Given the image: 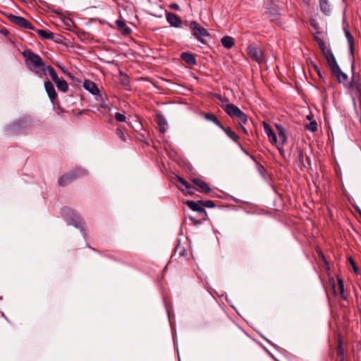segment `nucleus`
Segmentation results:
<instances>
[{"label":"nucleus","instance_id":"1","mask_svg":"<svg viewBox=\"0 0 361 361\" xmlns=\"http://www.w3.org/2000/svg\"><path fill=\"white\" fill-rule=\"evenodd\" d=\"M22 55L25 59V63L27 68L37 75L42 74L47 66L42 58L30 49H25Z\"/></svg>","mask_w":361,"mask_h":361},{"label":"nucleus","instance_id":"2","mask_svg":"<svg viewBox=\"0 0 361 361\" xmlns=\"http://www.w3.org/2000/svg\"><path fill=\"white\" fill-rule=\"evenodd\" d=\"M87 175V171L81 168H78L75 171L66 173L62 175L58 180V183L60 186L63 187L71 183L76 178H81Z\"/></svg>","mask_w":361,"mask_h":361},{"label":"nucleus","instance_id":"3","mask_svg":"<svg viewBox=\"0 0 361 361\" xmlns=\"http://www.w3.org/2000/svg\"><path fill=\"white\" fill-rule=\"evenodd\" d=\"M190 27L192 31V35L202 44H206L205 37H209V32L196 21H192L190 23Z\"/></svg>","mask_w":361,"mask_h":361},{"label":"nucleus","instance_id":"4","mask_svg":"<svg viewBox=\"0 0 361 361\" xmlns=\"http://www.w3.org/2000/svg\"><path fill=\"white\" fill-rule=\"evenodd\" d=\"M247 53L250 58L261 63L264 61V56L262 48L257 47L255 44H250L247 47Z\"/></svg>","mask_w":361,"mask_h":361},{"label":"nucleus","instance_id":"5","mask_svg":"<svg viewBox=\"0 0 361 361\" xmlns=\"http://www.w3.org/2000/svg\"><path fill=\"white\" fill-rule=\"evenodd\" d=\"M8 18L11 23H13L21 27L30 29V30H34V27H33L32 23L29 20H27V19H25V18H23L22 16L10 15V16H8Z\"/></svg>","mask_w":361,"mask_h":361},{"label":"nucleus","instance_id":"6","mask_svg":"<svg viewBox=\"0 0 361 361\" xmlns=\"http://www.w3.org/2000/svg\"><path fill=\"white\" fill-rule=\"evenodd\" d=\"M351 70L353 72V76L351 82L348 84V89L351 91H355L358 94V99L361 97V84L359 82L358 77L355 75V63L354 61L351 66Z\"/></svg>","mask_w":361,"mask_h":361},{"label":"nucleus","instance_id":"7","mask_svg":"<svg viewBox=\"0 0 361 361\" xmlns=\"http://www.w3.org/2000/svg\"><path fill=\"white\" fill-rule=\"evenodd\" d=\"M276 129L278 133V142L276 145L280 153L283 154V149L280 146H283L287 140V132L286 130L280 124H276Z\"/></svg>","mask_w":361,"mask_h":361},{"label":"nucleus","instance_id":"8","mask_svg":"<svg viewBox=\"0 0 361 361\" xmlns=\"http://www.w3.org/2000/svg\"><path fill=\"white\" fill-rule=\"evenodd\" d=\"M332 74L336 78L339 83H343V85L348 88V84L350 82L348 81V77L347 74L342 72L339 66L337 67V68H334L332 71H331Z\"/></svg>","mask_w":361,"mask_h":361},{"label":"nucleus","instance_id":"9","mask_svg":"<svg viewBox=\"0 0 361 361\" xmlns=\"http://www.w3.org/2000/svg\"><path fill=\"white\" fill-rule=\"evenodd\" d=\"M322 53L326 59V61L330 68V70L332 71L335 68H337L338 65L336 62V60L332 51L330 49H326L324 51H322Z\"/></svg>","mask_w":361,"mask_h":361},{"label":"nucleus","instance_id":"10","mask_svg":"<svg viewBox=\"0 0 361 361\" xmlns=\"http://www.w3.org/2000/svg\"><path fill=\"white\" fill-rule=\"evenodd\" d=\"M44 88L49 96V98L50 99L51 102L54 103V100L57 98V93L56 92L54 85L49 80H47L44 81Z\"/></svg>","mask_w":361,"mask_h":361},{"label":"nucleus","instance_id":"11","mask_svg":"<svg viewBox=\"0 0 361 361\" xmlns=\"http://www.w3.org/2000/svg\"><path fill=\"white\" fill-rule=\"evenodd\" d=\"M167 22L173 27H179L181 25V19L177 15L167 12L166 14Z\"/></svg>","mask_w":361,"mask_h":361},{"label":"nucleus","instance_id":"12","mask_svg":"<svg viewBox=\"0 0 361 361\" xmlns=\"http://www.w3.org/2000/svg\"><path fill=\"white\" fill-rule=\"evenodd\" d=\"M263 127H264V132L266 133V134L267 135V136H268V137L269 139V141L272 144L277 145V142H278L277 135L273 131V130L271 128V126L268 123L264 122L263 123Z\"/></svg>","mask_w":361,"mask_h":361},{"label":"nucleus","instance_id":"13","mask_svg":"<svg viewBox=\"0 0 361 361\" xmlns=\"http://www.w3.org/2000/svg\"><path fill=\"white\" fill-rule=\"evenodd\" d=\"M185 203L188 206V207L192 210L200 213H204V214H206V212L204 209H203L202 207V200H199L197 202L192 200H188Z\"/></svg>","mask_w":361,"mask_h":361},{"label":"nucleus","instance_id":"14","mask_svg":"<svg viewBox=\"0 0 361 361\" xmlns=\"http://www.w3.org/2000/svg\"><path fill=\"white\" fill-rule=\"evenodd\" d=\"M295 165L300 171H303L304 169L306 167L304 161V154L300 149H298L297 150Z\"/></svg>","mask_w":361,"mask_h":361},{"label":"nucleus","instance_id":"15","mask_svg":"<svg viewBox=\"0 0 361 361\" xmlns=\"http://www.w3.org/2000/svg\"><path fill=\"white\" fill-rule=\"evenodd\" d=\"M191 181L193 184H195L200 188V190L201 192H203L207 194L211 192L210 187L203 180L200 178H192Z\"/></svg>","mask_w":361,"mask_h":361},{"label":"nucleus","instance_id":"16","mask_svg":"<svg viewBox=\"0 0 361 361\" xmlns=\"http://www.w3.org/2000/svg\"><path fill=\"white\" fill-rule=\"evenodd\" d=\"M83 87L86 90L89 91L92 94L96 95L99 93V90L97 86L96 85V84L94 82H93L91 80H85V82L83 83Z\"/></svg>","mask_w":361,"mask_h":361},{"label":"nucleus","instance_id":"17","mask_svg":"<svg viewBox=\"0 0 361 361\" xmlns=\"http://www.w3.org/2000/svg\"><path fill=\"white\" fill-rule=\"evenodd\" d=\"M224 110L231 117L233 118L239 114L240 109L232 104H226Z\"/></svg>","mask_w":361,"mask_h":361},{"label":"nucleus","instance_id":"18","mask_svg":"<svg viewBox=\"0 0 361 361\" xmlns=\"http://www.w3.org/2000/svg\"><path fill=\"white\" fill-rule=\"evenodd\" d=\"M347 27H348V25L345 26L343 27V30H344L345 35V37H346L348 43L350 51L351 54H353V50H354V39H353V35L350 32V31L348 30Z\"/></svg>","mask_w":361,"mask_h":361},{"label":"nucleus","instance_id":"19","mask_svg":"<svg viewBox=\"0 0 361 361\" xmlns=\"http://www.w3.org/2000/svg\"><path fill=\"white\" fill-rule=\"evenodd\" d=\"M116 24L118 27V29L121 31V32L125 35H128L130 33L131 29L127 26L126 22L123 20H117L116 21Z\"/></svg>","mask_w":361,"mask_h":361},{"label":"nucleus","instance_id":"20","mask_svg":"<svg viewBox=\"0 0 361 361\" xmlns=\"http://www.w3.org/2000/svg\"><path fill=\"white\" fill-rule=\"evenodd\" d=\"M63 213L65 216H68V214H73V224H74L75 227H80V225L81 224V222L80 221V218L77 214L74 213L73 210H71V209H64Z\"/></svg>","mask_w":361,"mask_h":361},{"label":"nucleus","instance_id":"21","mask_svg":"<svg viewBox=\"0 0 361 361\" xmlns=\"http://www.w3.org/2000/svg\"><path fill=\"white\" fill-rule=\"evenodd\" d=\"M181 59L189 65H195L197 63L195 56L188 52L182 53Z\"/></svg>","mask_w":361,"mask_h":361},{"label":"nucleus","instance_id":"22","mask_svg":"<svg viewBox=\"0 0 361 361\" xmlns=\"http://www.w3.org/2000/svg\"><path fill=\"white\" fill-rule=\"evenodd\" d=\"M221 42L224 48L229 49L235 44L234 39L230 36H225L221 38Z\"/></svg>","mask_w":361,"mask_h":361},{"label":"nucleus","instance_id":"23","mask_svg":"<svg viewBox=\"0 0 361 361\" xmlns=\"http://www.w3.org/2000/svg\"><path fill=\"white\" fill-rule=\"evenodd\" d=\"M221 129L224 130L225 133L235 142H236L237 144L240 143L238 141L240 137L235 133H234L230 128H225L224 126H222V128H221Z\"/></svg>","mask_w":361,"mask_h":361},{"label":"nucleus","instance_id":"24","mask_svg":"<svg viewBox=\"0 0 361 361\" xmlns=\"http://www.w3.org/2000/svg\"><path fill=\"white\" fill-rule=\"evenodd\" d=\"M319 6L324 14L329 15L331 13V8L329 0H319Z\"/></svg>","mask_w":361,"mask_h":361},{"label":"nucleus","instance_id":"25","mask_svg":"<svg viewBox=\"0 0 361 361\" xmlns=\"http://www.w3.org/2000/svg\"><path fill=\"white\" fill-rule=\"evenodd\" d=\"M47 72H48L49 75L54 82L60 79L52 66L47 65L44 68V71L42 72V74L45 75Z\"/></svg>","mask_w":361,"mask_h":361},{"label":"nucleus","instance_id":"26","mask_svg":"<svg viewBox=\"0 0 361 361\" xmlns=\"http://www.w3.org/2000/svg\"><path fill=\"white\" fill-rule=\"evenodd\" d=\"M177 181L180 183L184 188H182L183 190L185 191L188 194H192V192L190 190L192 187L191 185L187 182L185 179L181 177H177Z\"/></svg>","mask_w":361,"mask_h":361},{"label":"nucleus","instance_id":"27","mask_svg":"<svg viewBox=\"0 0 361 361\" xmlns=\"http://www.w3.org/2000/svg\"><path fill=\"white\" fill-rule=\"evenodd\" d=\"M59 90L66 92L68 90V85L67 82L63 79H59L54 82Z\"/></svg>","mask_w":361,"mask_h":361},{"label":"nucleus","instance_id":"28","mask_svg":"<svg viewBox=\"0 0 361 361\" xmlns=\"http://www.w3.org/2000/svg\"><path fill=\"white\" fill-rule=\"evenodd\" d=\"M266 13L271 18V20H275L279 13L278 8L276 6L271 8L267 7Z\"/></svg>","mask_w":361,"mask_h":361},{"label":"nucleus","instance_id":"29","mask_svg":"<svg viewBox=\"0 0 361 361\" xmlns=\"http://www.w3.org/2000/svg\"><path fill=\"white\" fill-rule=\"evenodd\" d=\"M320 35H321L320 32L316 33L314 35V39L319 46V49L322 51H324L325 49H326L327 47L326 46L325 42L319 37Z\"/></svg>","mask_w":361,"mask_h":361},{"label":"nucleus","instance_id":"30","mask_svg":"<svg viewBox=\"0 0 361 361\" xmlns=\"http://www.w3.org/2000/svg\"><path fill=\"white\" fill-rule=\"evenodd\" d=\"M204 118L209 121L215 123L219 128H222V124L219 121L217 117L213 114H207L204 116Z\"/></svg>","mask_w":361,"mask_h":361},{"label":"nucleus","instance_id":"31","mask_svg":"<svg viewBox=\"0 0 361 361\" xmlns=\"http://www.w3.org/2000/svg\"><path fill=\"white\" fill-rule=\"evenodd\" d=\"M37 34L44 39H52L54 34L44 30H37Z\"/></svg>","mask_w":361,"mask_h":361},{"label":"nucleus","instance_id":"32","mask_svg":"<svg viewBox=\"0 0 361 361\" xmlns=\"http://www.w3.org/2000/svg\"><path fill=\"white\" fill-rule=\"evenodd\" d=\"M235 117H236L239 119L240 124H245L247 121V115L245 113H243L241 110L239 112V114H238V115L235 116Z\"/></svg>","mask_w":361,"mask_h":361},{"label":"nucleus","instance_id":"33","mask_svg":"<svg viewBox=\"0 0 361 361\" xmlns=\"http://www.w3.org/2000/svg\"><path fill=\"white\" fill-rule=\"evenodd\" d=\"M306 128L314 133L317 130V123L315 121H310L308 124L306 126Z\"/></svg>","mask_w":361,"mask_h":361},{"label":"nucleus","instance_id":"34","mask_svg":"<svg viewBox=\"0 0 361 361\" xmlns=\"http://www.w3.org/2000/svg\"><path fill=\"white\" fill-rule=\"evenodd\" d=\"M157 123L160 127V130L164 133L166 130L164 126L166 125V123L162 116L158 118Z\"/></svg>","mask_w":361,"mask_h":361},{"label":"nucleus","instance_id":"35","mask_svg":"<svg viewBox=\"0 0 361 361\" xmlns=\"http://www.w3.org/2000/svg\"><path fill=\"white\" fill-rule=\"evenodd\" d=\"M116 133L117 135V136L123 142H126V137L125 136V134L123 133V131L120 129V128H117L116 130Z\"/></svg>","mask_w":361,"mask_h":361},{"label":"nucleus","instance_id":"36","mask_svg":"<svg viewBox=\"0 0 361 361\" xmlns=\"http://www.w3.org/2000/svg\"><path fill=\"white\" fill-rule=\"evenodd\" d=\"M115 118L118 122H124L126 121V118L125 115H123L119 112H116L115 114Z\"/></svg>","mask_w":361,"mask_h":361},{"label":"nucleus","instance_id":"37","mask_svg":"<svg viewBox=\"0 0 361 361\" xmlns=\"http://www.w3.org/2000/svg\"><path fill=\"white\" fill-rule=\"evenodd\" d=\"M202 207H205L207 208H212V207H214V206H215L214 202L212 200H207V201L202 200Z\"/></svg>","mask_w":361,"mask_h":361},{"label":"nucleus","instance_id":"38","mask_svg":"<svg viewBox=\"0 0 361 361\" xmlns=\"http://www.w3.org/2000/svg\"><path fill=\"white\" fill-rule=\"evenodd\" d=\"M349 260H350V264H351V266H352V267H353V269L354 271H355L356 274H358V272H359V271H358V268H357V267L356 266V264H355V261H354L351 257H350Z\"/></svg>","mask_w":361,"mask_h":361},{"label":"nucleus","instance_id":"39","mask_svg":"<svg viewBox=\"0 0 361 361\" xmlns=\"http://www.w3.org/2000/svg\"><path fill=\"white\" fill-rule=\"evenodd\" d=\"M339 287V290H340V293L343 298V300H346V296L345 295V293H344V284L342 285V286H338Z\"/></svg>","mask_w":361,"mask_h":361},{"label":"nucleus","instance_id":"40","mask_svg":"<svg viewBox=\"0 0 361 361\" xmlns=\"http://www.w3.org/2000/svg\"><path fill=\"white\" fill-rule=\"evenodd\" d=\"M337 353H338V355H341V356L343 355L344 351H343V349L341 343L339 344V345L338 347Z\"/></svg>","mask_w":361,"mask_h":361},{"label":"nucleus","instance_id":"41","mask_svg":"<svg viewBox=\"0 0 361 361\" xmlns=\"http://www.w3.org/2000/svg\"><path fill=\"white\" fill-rule=\"evenodd\" d=\"M169 8L176 11H179L180 7L177 4H171L169 5Z\"/></svg>","mask_w":361,"mask_h":361},{"label":"nucleus","instance_id":"42","mask_svg":"<svg viewBox=\"0 0 361 361\" xmlns=\"http://www.w3.org/2000/svg\"><path fill=\"white\" fill-rule=\"evenodd\" d=\"M244 124H240V130L245 134L247 133V131L246 130V128L243 126Z\"/></svg>","mask_w":361,"mask_h":361},{"label":"nucleus","instance_id":"43","mask_svg":"<svg viewBox=\"0 0 361 361\" xmlns=\"http://www.w3.org/2000/svg\"><path fill=\"white\" fill-rule=\"evenodd\" d=\"M238 145H239V147H240V149H242V151H243L245 154H246L247 155H250V154L247 152V151H246V150L243 147V146L241 145V144H240V143H238Z\"/></svg>","mask_w":361,"mask_h":361},{"label":"nucleus","instance_id":"44","mask_svg":"<svg viewBox=\"0 0 361 361\" xmlns=\"http://www.w3.org/2000/svg\"><path fill=\"white\" fill-rule=\"evenodd\" d=\"M337 281H338V286H342V285L344 284L343 283V281L342 280V279H341L339 277L337 279Z\"/></svg>","mask_w":361,"mask_h":361},{"label":"nucleus","instance_id":"45","mask_svg":"<svg viewBox=\"0 0 361 361\" xmlns=\"http://www.w3.org/2000/svg\"><path fill=\"white\" fill-rule=\"evenodd\" d=\"M59 109V111H58V114H59L60 113H63V112H65V111H64L63 109H61V107H59V109Z\"/></svg>","mask_w":361,"mask_h":361},{"label":"nucleus","instance_id":"46","mask_svg":"<svg viewBox=\"0 0 361 361\" xmlns=\"http://www.w3.org/2000/svg\"><path fill=\"white\" fill-rule=\"evenodd\" d=\"M315 69H316V71H317V72L318 75L321 77V73H320V72H319V68L316 66V67H315Z\"/></svg>","mask_w":361,"mask_h":361},{"label":"nucleus","instance_id":"47","mask_svg":"<svg viewBox=\"0 0 361 361\" xmlns=\"http://www.w3.org/2000/svg\"><path fill=\"white\" fill-rule=\"evenodd\" d=\"M249 156L250 157V158H251L252 159L255 160V157H254L252 155H250V154Z\"/></svg>","mask_w":361,"mask_h":361},{"label":"nucleus","instance_id":"48","mask_svg":"<svg viewBox=\"0 0 361 361\" xmlns=\"http://www.w3.org/2000/svg\"><path fill=\"white\" fill-rule=\"evenodd\" d=\"M82 235H84V237H85L86 233L85 232H83Z\"/></svg>","mask_w":361,"mask_h":361}]
</instances>
